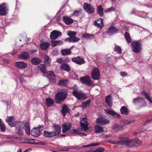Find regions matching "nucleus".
I'll return each mask as SVG.
<instances>
[{"instance_id": "nucleus-1", "label": "nucleus", "mask_w": 152, "mask_h": 152, "mask_svg": "<svg viewBox=\"0 0 152 152\" xmlns=\"http://www.w3.org/2000/svg\"><path fill=\"white\" fill-rule=\"evenodd\" d=\"M67 91L64 89L57 92L55 96L54 100L55 103L61 104V102L64 101L67 97Z\"/></svg>"}, {"instance_id": "nucleus-2", "label": "nucleus", "mask_w": 152, "mask_h": 152, "mask_svg": "<svg viewBox=\"0 0 152 152\" xmlns=\"http://www.w3.org/2000/svg\"><path fill=\"white\" fill-rule=\"evenodd\" d=\"M11 127H16V132L19 135H22L23 133V124L21 122H16L15 123L10 124Z\"/></svg>"}, {"instance_id": "nucleus-3", "label": "nucleus", "mask_w": 152, "mask_h": 152, "mask_svg": "<svg viewBox=\"0 0 152 152\" xmlns=\"http://www.w3.org/2000/svg\"><path fill=\"white\" fill-rule=\"evenodd\" d=\"M131 48L133 52L135 53H140L142 49V45L140 42L133 41L131 44Z\"/></svg>"}, {"instance_id": "nucleus-4", "label": "nucleus", "mask_w": 152, "mask_h": 152, "mask_svg": "<svg viewBox=\"0 0 152 152\" xmlns=\"http://www.w3.org/2000/svg\"><path fill=\"white\" fill-rule=\"evenodd\" d=\"M43 126H40L38 127L34 128L31 131V134L35 137H38L42 134V132L43 129Z\"/></svg>"}, {"instance_id": "nucleus-5", "label": "nucleus", "mask_w": 152, "mask_h": 152, "mask_svg": "<svg viewBox=\"0 0 152 152\" xmlns=\"http://www.w3.org/2000/svg\"><path fill=\"white\" fill-rule=\"evenodd\" d=\"M119 139L122 140V145H125L127 147L129 148L132 147V140L122 136L119 137Z\"/></svg>"}, {"instance_id": "nucleus-6", "label": "nucleus", "mask_w": 152, "mask_h": 152, "mask_svg": "<svg viewBox=\"0 0 152 152\" xmlns=\"http://www.w3.org/2000/svg\"><path fill=\"white\" fill-rule=\"evenodd\" d=\"M96 122L98 124L103 126L109 124L110 121L109 119H106L105 116H100L96 120Z\"/></svg>"}, {"instance_id": "nucleus-7", "label": "nucleus", "mask_w": 152, "mask_h": 152, "mask_svg": "<svg viewBox=\"0 0 152 152\" xmlns=\"http://www.w3.org/2000/svg\"><path fill=\"white\" fill-rule=\"evenodd\" d=\"M72 94L78 99L80 100H85L87 98L86 94L83 92L79 93L76 90H74L72 91Z\"/></svg>"}, {"instance_id": "nucleus-8", "label": "nucleus", "mask_w": 152, "mask_h": 152, "mask_svg": "<svg viewBox=\"0 0 152 152\" xmlns=\"http://www.w3.org/2000/svg\"><path fill=\"white\" fill-rule=\"evenodd\" d=\"M83 8L89 14H93L95 11V8L91 4L85 3L83 4Z\"/></svg>"}, {"instance_id": "nucleus-9", "label": "nucleus", "mask_w": 152, "mask_h": 152, "mask_svg": "<svg viewBox=\"0 0 152 152\" xmlns=\"http://www.w3.org/2000/svg\"><path fill=\"white\" fill-rule=\"evenodd\" d=\"M80 80L83 83L86 84L88 86H92L93 83L91 81L90 78L88 76L82 77L79 78Z\"/></svg>"}, {"instance_id": "nucleus-10", "label": "nucleus", "mask_w": 152, "mask_h": 152, "mask_svg": "<svg viewBox=\"0 0 152 152\" xmlns=\"http://www.w3.org/2000/svg\"><path fill=\"white\" fill-rule=\"evenodd\" d=\"M8 10V7L6 3H3L0 5V15H7Z\"/></svg>"}, {"instance_id": "nucleus-11", "label": "nucleus", "mask_w": 152, "mask_h": 152, "mask_svg": "<svg viewBox=\"0 0 152 152\" xmlns=\"http://www.w3.org/2000/svg\"><path fill=\"white\" fill-rule=\"evenodd\" d=\"M72 61L75 63L81 65L85 63L84 58L82 56H77L72 58Z\"/></svg>"}, {"instance_id": "nucleus-12", "label": "nucleus", "mask_w": 152, "mask_h": 152, "mask_svg": "<svg viewBox=\"0 0 152 152\" xmlns=\"http://www.w3.org/2000/svg\"><path fill=\"white\" fill-rule=\"evenodd\" d=\"M61 35L62 33L58 31L54 30L50 32V39L54 40Z\"/></svg>"}, {"instance_id": "nucleus-13", "label": "nucleus", "mask_w": 152, "mask_h": 152, "mask_svg": "<svg viewBox=\"0 0 152 152\" xmlns=\"http://www.w3.org/2000/svg\"><path fill=\"white\" fill-rule=\"evenodd\" d=\"M91 77L94 80H98L100 78V73L97 68L94 69L91 73Z\"/></svg>"}, {"instance_id": "nucleus-14", "label": "nucleus", "mask_w": 152, "mask_h": 152, "mask_svg": "<svg viewBox=\"0 0 152 152\" xmlns=\"http://www.w3.org/2000/svg\"><path fill=\"white\" fill-rule=\"evenodd\" d=\"M88 124L86 118L85 117L82 118L80 123V125L82 129L85 131L88 130Z\"/></svg>"}, {"instance_id": "nucleus-15", "label": "nucleus", "mask_w": 152, "mask_h": 152, "mask_svg": "<svg viewBox=\"0 0 152 152\" xmlns=\"http://www.w3.org/2000/svg\"><path fill=\"white\" fill-rule=\"evenodd\" d=\"M119 31L118 29H117L114 26H112L108 29L107 32L109 35L112 36L114 34L118 33Z\"/></svg>"}, {"instance_id": "nucleus-16", "label": "nucleus", "mask_w": 152, "mask_h": 152, "mask_svg": "<svg viewBox=\"0 0 152 152\" xmlns=\"http://www.w3.org/2000/svg\"><path fill=\"white\" fill-rule=\"evenodd\" d=\"M46 77L50 82L54 83L56 81V75L53 71H50L48 72Z\"/></svg>"}, {"instance_id": "nucleus-17", "label": "nucleus", "mask_w": 152, "mask_h": 152, "mask_svg": "<svg viewBox=\"0 0 152 152\" xmlns=\"http://www.w3.org/2000/svg\"><path fill=\"white\" fill-rule=\"evenodd\" d=\"M15 65L18 69H24L26 68L27 66L26 63L24 61H18L15 63Z\"/></svg>"}, {"instance_id": "nucleus-18", "label": "nucleus", "mask_w": 152, "mask_h": 152, "mask_svg": "<svg viewBox=\"0 0 152 152\" xmlns=\"http://www.w3.org/2000/svg\"><path fill=\"white\" fill-rule=\"evenodd\" d=\"M30 55L28 52H23L18 55V57L24 60H27L30 58Z\"/></svg>"}, {"instance_id": "nucleus-19", "label": "nucleus", "mask_w": 152, "mask_h": 152, "mask_svg": "<svg viewBox=\"0 0 152 152\" xmlns=\"http://www.w3.org/2000/svg\"><path fill=\"white\" fill-rule=\"evenodd\" d=\"M53 129L54 130L55 136L59 135L61 132V127L60 125L55 124L52 126Z\"/></svg>"}, {"instance_id": "nucleus-20", "label": "nucleus", "mask_w": 152, "mask_h": 152, "mask_svg": "<svg viewBox=\"0 0 152 152\" xmlns=\"http://www.w3.org/2000/svg\"><path fill=\"white\" fill-rule=\"evenodd\" d=\"M71 127V124L69 123H65L62 125V131L63 133L66 132L68 130H70Z\"/></svg>"}, {"instance_id": "nucleus-21", "label": "nucleus", "mask_w": 152, "mask_h": 152, "mask_svg": "<svg viewBox=\"0 0 152 152\" xmlns=\"http://www.w3.org/2000/svg\"><path fill=\"white\" fill-rule=\"evenodd\" d=\"M50 44L48 42H42L39 45L40 48L43 50H47L49 47Z\"/></svg>"}, {"instance_id": "nucleus-22", "label": "nucleus", "mask_w": 152, "mask_h": 152, "mask_svg": "<svg viewBox=\"0 0 152 152\" xmlns=\"http://www.w3.org/2000/svg\"><path fill=\"white\" fill-rule=\"evenodd\" d=\"M43 135L45 137H52L55 136V133L53 131H45L44 132Z\"/></svg>"}, {"instance_id": "nucleus-23", "label": "nucleus", "mask_w": 152, "mask_h": 152, "mask_svg": "<svg viewBox=\"0 0 152 152\" xmlns=\"http://www.w3.org/2000/svg\"><path fill=\"white\" fill-rule=\"evenodd\" d=\"M133 102L134 104H142L145 102V100L144 98L138 97L133 99Z\"/></svg>"}, {"instance_id": "nucleus-24", "label": "nucleus", "mask_w": 152, "mask_h": 152, "mask_svg": "<svg viewBox=\"0 0 152 152\" xmlns=\"http://www.w3.org/2000/svg\"><path fill=\"white\" fill-rule=\"evenodd\" d=\"M62 18L64 23L67 25H70L74 21L72 19L69 18L68 17L63 16Z\"/></svg>"}, {"instance_id": "nucleus-25", "label": "nucleus", "mask_w": 152, "mask_h": 152, "mask_svg": "<svg viewBox=\"0 0 152 152\" xmlns=\"http://www.w3.org/2000/svg\"><path fill=\"white\" fill-rule=\"evenodd\" d=\"M23 127L26 134L28 135H29L30 134V131L29 123L27 122H26L24 125Z\"/></svg>"}, {"instance_id": "nucleus-26", "label": "nucleus", "mask_w": 152, "mask_h": 152, "mask_svg": "<svg viewBox=\"0 0 152 152\" xmlns=\"http://www.w3.org/2000/svg\"><path fill=\"white\" fill-rule=\"evenodd\" d=\"M51 45L53 47H55L57 45H61L63 44V42L61 40H52L51 41Z\"/></svg>"}, {"instance_id": "nucleus-27", "label": "nucleus", "mask_w": 152, "mask_h": 152, "mask_svg": "<svg viewBox=\"0 0 152 152\" xmlns=\"http://www.w3.org/2000/svg\"><path fill=\"white\" fill-rule=\"evenodd\" d=\"M103 127L99 125H96L95 126V132L97 134L104 132Z\"/></svg>"}, {"instance_id": "nucleus-28", "label": "nucleus", "mask_w": 152, "mask_h": 152, "mask_svg": "<svg viewBox=\"0 0 152 152\" xmlns=\"http://www.w3.org/2000/svg\"><path fill=\"white\" fill-rule=\"evenodd\" d=\"M41 60L39 58L34 57L31 60V63L34 65H38L40 64Z\"/></svg>"}, {"instance_id": "nucleus-29", "label": "nucleus", "mask_w": 152, "mask_h": 152, "mask_svg": "<svg viewBox=\"0 0 152 152\" xmlns=\"http://www.w3.org/2000/svg\"><path fill=\"white\" fill-rule=\"evenodd\" d=\"M71 48L70 49H63L61 51V53L62 56H65L70 54L71 53Z\"/></svg>"}, {"instance_id": "nucleus-30", "label": "nucleus", "mask_w": 152, "mask_h": 152, "mask_svg": "<svg viewBox=\"0 0 152 152\" xmlns=\"http://www.w3.org/2000/svg\"><path fill=\"white\" fill-rule=\"evenodd\" d=\"M70 109L65 104H64L62 109L61 113L64 116L66 115V113L69 111Z\"/></svg>"}, {"instance_id": "nucleus-31", "label": "nucleus", "mask_w": 152, "mask_h": 152, "mask_svg": "<svg viewBox=\"0 0 152 152\" xmlns=\"http://www.w3.org/2000/svg\"><path fill=\"white\" fill-rule=\"evenodd\" d=\"M54 103V100L50 98H47L45 100V104L48 107L52 106Z\"/></svg>"}, {"instance_id": "nucleus-32", "label": "nucleus", "mask_w": 152, "mask_h": 152, "mask_svg": "<svg viewBox=\"0 0 152 152\" xmlns=\"http://www.w3.org/2000/svg\"><path fill=\"white\" fill-rule=\"evenodd\" d=\"M132 147L134 146L137 147L142 144L141 141L137 138H136L132 140Z\"/></svg>"}, {"instance_id": "nucleus-33", "label": "nucleus", "mask_w": 152, "mask_h": 152, "mask_svg": "<svg viewBox=\"0 0 152 152\" xmlns=\"http://www.w3.org/2000/svg\"><path fill=\"white\" fill-rule=\"evenodd\" d=\"M121 113L122 114H125L127 115L129 112V111L126 107L125 106H122L120 109Z\"/></svg>"}, {"instance_id": "nucleus-34", "label": "nucleus", "mask_w": 152, "mask_h": 152, "mask_svg": "<svg viewBox=\"0 0 152 152\" xmlns=\"http://www.w3.org/2000/svg\"><path fill=\"white\" fill-rule=\"evenodd\" d=\"M61 69L62 70H64L67 72L70 71V68L69 65L66 63L62 64L61 65Z\"/></svg>"}, {"instance_id": "nucleus-35", "label": "nucleus", "mask_w": 152, "mask_h": 152, "mask_svg": "<svg viewBox=\"0 0 152 152\" xmlns=\"http://www.w3.org/2000/svg\"><path fill=\"white\" fill-rule=\"evenodd\" d=\"M38 67L39 69L41 72L44 74H47L48 72L46 69L45 66L44 64H40L39 65Z\"/></svg>"}, {"instance_id": "nucleus-36", "label": "nucleus", "mask_w": 152, "mask_h": 152, "mask_svg": "<svg viewBox=\"0 0 152 152\" xmlns=\"http://www.w3.org/2000/svg\"><path fill=\"white\" fill-rule=\"evenodd\" d=\"M96 11L97 14L100 16H103V9L101 5H99L97 7Z\"/></svg>"}, {"instance_id": "nucleus-37", "label": "nucleus", "mask_w": 152, "mask_h": 152, "mask_svg": "<svg viewBox=\"0 0 152 152\" xmlns=\"http://www.w3.org/2000/svg\"><path fill=\"white\" fill-rule=\"evenodd\" d=\"M100 23H98L96 20L94 22V24L97 27L101 28L103 26V20H100Z\"/></svg>"}, {"instance_id": "nucleus-38", "label": "nucleus", "mask_w": 152, "mask_h": 152, "mask_svg": "<svg viewBox=\"0 0 152 152\" xmlns=\"http://www.w3.org/2000/svg\"><path fill=\"white\" fill-rule=\"evenodd\" d=\"M70 132L71 133H74L75 134H77L80 136H85L86 135V134L85 133L80 132L76 129L71 130Z\"/></svg>"}, {"instance_id": "nucleus-39", "label": "nucleus", "mask_w": 152, "mask_h": 152, "mask_svg": "<svg viewBox=\"0 0 152 152\" xmlns=\"http://www.w3.org/2000/svg\"><path fill=\"white\" fill-rule=\"evenodd\" d=\"M111 96L109 95L107 96L105 98V101L107 104L110 107H112V103L111 101Z\"/></svg>"}, {"instance_id": "nucleus-40", "label": "nucleus", "mask_w": 152, "mask_h": 152, "mask_svg": "<svg viewBox=\"0 0 152 152\" xmlns=\"http://www.w3.org/2000/svg\"><path fill=\"white\" fill-rule=\"evenodd\" d=\"M68 80H59L58 84L59 85L63 86H66L67 84Z\"/></svg>"}, {"instance_id": "nucleus-41", "label": "nucleus", "mask_w": 152, "mask_h": 152, "mask_svg": "<svg viewBox=\"0 0 152 152\" xmlns=\"http://www.w3.org/2000/svg\"><path fill=\"white\" fill-rule=\"evenodd\" d=\"M6 129V127L4 124L0 119V130L2 132H4Z\"/></svg>"}, {"instance_id": "nucleus-42", "label": "nucleus", "mask_w": 152, "mask_h": 152, "mask_svg": "<svg viewBox=\"0 0 152 152\" xmlns=\"http://www.w3.org/2000/svg\"><path fill=\"white\" fill-rule=\"evenodd\" d=\"M124 36L127 42L128 43H131L132 42V40L129 34L126 31L125 33Z\"/></svg>"}, {"instance_id": "nucleus-43", "label": "nucleus", "mask_w": 152, "mask_h": 152, "mask_svg": "<svg viewBox=\"0 0 152 152\" xmlns=\"http://www.w3.org/2000/svg\"><path fill=\"white\" fill-rule=\"evenodd\" d=\"M115 52L118 54H121L122 53V50L120 47L118 45H116L114 49Z\"/></svg>"}, {"instance_id": "nucleus-44", "label": "nucleus", "mask_w": 152, "mask_h": 152, "mask_svg": "<svg viewBox=\"0 0 152 152\" xmlns=\"http://www.w3.org/2000/svg\"><path fill=\"white\" fill-rule=\"evenodd\" d=\"M45 63L48 64V65H50V63L51 61V59L47 55H45L44 58Z\"/></svg>"}, {"instance_id": "nucleus-45", "label": "nucleus", "mask_w": 152, "mask_h": 152, "mask_svg": "<svg viewBox=\"0 0 152 152\" xmlns=\"http://www.w3.org/2000/svg\"><path fill=\"white\" fill-rule=\"evenodd\" d=\"M14 120L13 118V116H7L6 119V121L8 123V124H11L10 123L12 122ZM12 123L11 124H12Z\"/></svg>"}, {"instance_id": "nucleus-46", "label": "nucleus", "mask_w": 152, "mask_h": 152, "mask_svg": "<svg viewBox=\"0 0 152 152\" xmlns=\"http://www.w3.org/2000/svg\"><path fill=\"white\" fill-rule=\"evenodd\" d=\"M91 102V100L90 99L87 100L85 102H83L82 104V106L83 107H85L87 106H88Z\"/></svg>"}, {"instance_id": "nucleus-47", "label": "nucleus", "mask_w": 152, "mask_h": 152, "mask_svg": "<svg viewBox=\"0 0 152 152\" xmlns=\"http://www.w3.org/2000/svg\"><path fill=\"white\" fill-rule=\"evenodd\" d=\"M76 34L77 33L75 31H69L67 32V35L71 37H73L75 36Z\"/></svg>"}, {"instance_id": "nucleus-48", "label": "nucleus", "mask_w": 152, "mask_h": 152, "mask_svg": "<svg viewBox=\"0 0 152 152\" xmlns=\"http://www.w3.org/2000/svg\"><path fill=\"white\" fill-rule=\"evenodd\" d=\"M104 148L100 147L96 148L93 151H87L86 152H104Z\"/></svg>"}, {"instance_id": "nucleus-49", "label": "nucleus", "mask_w": 152, "mask_h": 152, "mask_svg": "<svg viewBox=\"0 0 152 152\" xmlns=\"http://www.w3.org/2000/svg\"><path fill=\"white\" fill-rule=\"evenodd\" d=\"M100 144V143H93L91 144H90L88 145H83V146H82V147L83 148H85L89 147L97 146Z\"/></svg>"}, {"instance_id": "nucleus-50", "label": "nucleus", "mask_w": 152, "mask_h": 152, "mask_svg": "<svg viewBox=\"0 0 152 152\" xmlns=\"http://www.w3.org/2000/svg\"><path fill=\"white\" fill-rule=\"evenodd\" d=\"M93 36V35L92 34H89L86 33L82 35V37L84 38H88Z\"/></svg>"}, {"instance_id": "nucleus-51", "label": "nucleus", "mask_w": 152, "mask_h": 152, "mask_svg": "<svg viewBox=\"0 0 152 152\" xmlns=\"http://www.w3.org/2000/svg\"><path fill=\"white\" fill-rule=\"evenodd\" d=\"M105 111L107 113L113 116L115 114V112L113 110L107 109Z\"/></svg>"}, {"instance_id": "nucleus-52", "label": "nucleus", "mask_w": 152, "mask_h": 152, "mask_svg": "<svg viewBox=\"0 0 152 152\" xmlns=\"http://www.w3.org/2000/svg\"><path fill=\"white\" fill-rule=\"evenodd\" d=\"M72 42H75L79 41L80 39L77 37L76 36L73 37H72Z\"/></svg>"}, {"instance_id": "nucleus-53", "label": "nucleus", "mask_w": 152, "mask_h": 152, "mask_svg": "<svg viewBox=\"0 0 152 152\" xmlns=\"http://www.w3.org/2000/svg\"><path fill=\"white\" fill-rule=\"evenodd\" d=\"M114 8L113 7H112L110 8H109L106 10H105V12H109L114 11Z\"/></svg>"}, {"instance_id": "nucleus-54", "label": "nucleus", "mask_w": 152, "mask_h": 152, "mask_svg": "<svg viewBox=\"0 0 152 152\" xmlns=\"http://www.w3.org/2000/svg\"><path fill=\"white\" fill-rule=\"evenodd\" d=\"M114 143V144L115 145H122V140L115 141Z\"/></svg>"}, {"instance_id": "nucleus-55", "label": "nucleus", "mask_w": 152, "mask_h": 152, "mask_svg": "<svg viewBox=\"0 0 152 152\" xmlns=\"http://www.w3.org/2000/svg\"><path fill=\"white\" fill-rule=\"evenodd\" d=\"M152 121V118L150 119L147 120L143 124L144 126H145L147 125V124L150 123H151Z\"/></svg>"}, {"instance_id": "nucleus-56", "label": "nucleus", "mask_w": 152, "mask_h": 152, "mask_svg": "<svg viewBox=\"0 0 152 152\" xmlns=\"http://www.w3.org/2000/svg\"><path fill=\"white\" fill-rule=\"evenodd\" d=\"M114 118H121V115L120 114L115 112V114L113 116Z\"/></svg>"}, {"instance_id": "nucleus-57", "label": "nucleus", "mask_w": 152, "mask_h": 152, "mask_svg": "<svg viewBox=\"0 0 152 152\" xmlns=\"http://www.w3.org/2000/svg\"><path fill=\"white\" fill-rule=\"evenodd\" d=\"M123 122L124 124V125H127L128 124H130L131 122L130 121H129V120H126L123 121Z\"/></svg>"}, {"instance_id": "nucleus-58", "label": "nucleus", "mask_w": 152, "mask_h": 152, "mask_svg": "<svg viewBox=\"0 0 152 152\" xmlns=\"http://www.w3.org/2000/svg\"><path fill=\"white\" fill-rule=\"evenodd\" d=\"M72 37H69L65 39V41H69V42H72Z\"/></svg>"}, {"instance_id": "nucleus-59", "label": "nucleus", "mask_w": 152, "mask_h": 152, "mask_svg": "<svg viewBox=\"0 0 152 152\" xmlns=\"http://www.w3.org/2000/svg\"><path fill=\"white\" fill-rule=\"evenodd\" d=\"M145 98L149 102L152 103V99L149 95H148Z\"/></svg>"}, {"instance_id": "nucleus-60", "label": "nucleus", "mask_w": 152, "mask_h": 152, "mask_svg": "<svg viewBox=\"0 0 152 152\" xmlns=\"http://www.w3.org/2000/svg\"><path fill=\"white\" fill-rule=\"evenodd\" d=\"M120 74L121 76H126L127 75V73L125 72H120Z\"/></svg>"}, {"instance_id": "nucleus-61", "label": "nucleus", "mask_w": 152, "mask_h": 152, "mask_svg": "<svg viewBox=\"0 0 152 152\" xmlns=\"http://www.w3.org/2000/svg\"><path fill=\"white\" fill-rule=\"evenodd\" d=\"M52 54L54 56H57L58 54L57 51L55 50H53L52 51Z\"/></svg>"}, {"instance_id": "nucleus-62", "label": "nucleus", "mask_w": 152, "mask_h": 152, "mask_svg": "<svg viewBox=\"0 0 152 152\" xmlns=\"http://www.w3.org/2000/svg\"><path fill=\"white\" fill-rule=\"evenodd\" d=\"M56 61L57 63L59 64H61L63 62L61 58H58L56 60Z\"/></svg>"}, {"instance_id": "nucleus-63", "label": "nucleus", "mask_w": 152, "mask_h": 152, "mask_svg": "<svg viewBox=\"0 0 152 152\" xmlns=\"http://www.w3.org/2000/svg\"><path fill=\"white\" fill-rule=\"evenodd\" d=\"M30 144H34L35 142V140L33 139H29Z\"/></svg>"}, {"instance_id": "nucleus-64", "label": "nucleus", "mask_w": 152, "mask_h": 152, "mask_svg": "<svg viewBox=\"0 0 152 152\" xmlns=\"http://www.w3.org/2000/svg\"><path fill=\"white\" fill-rule=\"evenodd\" d=\"M141 94L142 95H144L145 97L148 95V93L147 92H145V91H142L141 92Z\"/></svg>"}]
</instances>
